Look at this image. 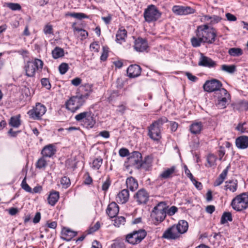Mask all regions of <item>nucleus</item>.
<instances>
[{
  "instance_id": "1",
  "label": "nucleus",
  "mask_w": 248,
  "mask_h": 248,
  "mask_svg": "<svg viewBox=\"0 0 248 248\" xmlns=\"http://www.w3.org/2000/svg\"><path fill=\"white\" fill-rule=\"evenodd\" d=\"M196 36L201 38L203 43L213 44L217 36V31L215 28H210L208 25H203L198 27L196 31Z\"/></svg>"
},
{
  "instance_id": "2",
  "label": "nucleus",
  "mask_w": 248,
  "mask_h": 248,
  "mask_svg": "<svg viewBox=\"0 0 248 248\" xmlns=\"http://www.w3.org/2000/svg\"><path fill=\"white\" fill-rule=\"evenodd\" d=\"M89 94L71 97L66 103V108L72 112L78 110L85 103V99L88 98Z\"/></svg>"
},
{
  "instance_id": "3",
  "label": "nucleus",
  "mask_w": 248,
  "mask_h": 248,
  "mask_svg": "<svg viewBox=\"0 0 248 248\" xmlns=\"http://www.w3.org/2000/svg\"><path fill=\"white\" fill-rule=\"evenodd\" d=\"M167 210L166 202H160L154 207L151 216L157 222H162L166 217Z\"/></svg>"
},
{
  "instance_id": "4",
  "label": "nucleus",
  "mask_w": 248,
  "mask_h": 248,
  "mask_svg": "<svg viewBox=\"0 0 248 248\" xmlns=\"http://www.w3.org/2000/svg\"><path fill=\"white\" fill-rule=\"evenodd\" d=\"M232 208L237 211H242L248 208V195L243 193L236 196L232 201Z\"/></svg>"
},
{
  "instance_id": "5",
  "label": "nucleus",
  "mask_w": 248,
  "mask_h": 248,
  "mask_svg": "<svg viewBox=\"0 0 248 248\" xmlns=\"http://www.w3.org/2000/svg\"><path fill=\"white\" fill-rule=\"evenodd\" d=\"M147 233L144 230L134 231L125 236V242L134 245L139 244L146 236Z\"/></svg>"
},
{
  "instance_id": "6",
  "label": "nucleus",
  "mask_w": 248,
  "mask_h": 248,
  "mask_svg": "<svg viewBox=\"0 0 248 248\" xmlns=\"http://www.w3.org/2000/svg\"><path fill=\"white\" fill-rule=\"evenodd\" d=\"M43 66V61L38 59H35L33 61L28 62L25 65L26 75L29 77H33L35 72L41 70Z\"/></svg>"
},
{
  "instance_id": "7",
  "label": "nucleus",
  "mask_w": 248,
  "mask_h": 248,
  "mask_svg": "<svg viewBox=\"0 0 248 248\" xmlns=\"http://www.w3.org/2000/svg\"><path fill=\"white\" fill-rule=\"evenodd\" d=\"M143 15L145 20L150 23L156 21L161 14L155 5H150L145 10Z\"/></svg>"
},
{
  "instance_id": "8",
  "label": "nucleus",
  "mask_w": 248,
  "mask_h": 248,
  "mask_svg": "<svg viewBox=\"0 0 248 248\" xmlns=\"http://www.w3.org/2000/svg\"><path fill=\"white\" fill-rule=\"evenodd\" d=\"M222 84L221 82L216 79H212L205 81L203 85L204 90L207 92H213L216 91H219L222 89Z\"/></svg>"
},
{
  "instance_id": "9",
  "label": "nucleus",
  "mask_w": 248,
  "mask_h": 248,
  "mask_svg": "<svg viewBox=\"0 0 248 248\" xmlns=\"http://www.w3.org/2000/svg\"><path fill=\"white\" fill-rule=\"evenodd\" d=\"M46 112V108L40 103L36 104L35 107L28 111V114L34 120H39Z\"/></svg>"
},
{
  "instance_id": "10",
  "label": "nucleus",
  "mask_w": 248,
  "mask_h": 248,
  "mask_svg": "<svg viewBox=\"0 0 248 248\" xmlns=\"http://www.w3.org/2000/svg\"><path fill=\"white\" fill-rule=\"evenodd\" d=\"M177 229L175 225H172L164 232L162 237L168 240H175L179 238L181 235Z\"/></svg>"
},
{
  "instance_id": "11",
  "label": "nucleus",
  "mask_w": 248,
  "mask_h": 248,
  "mask_svg": "<svg viewBox=\"0 0 248 248\" xmlns=\"http://www.w3.org/2000/svg\"><path fill=\"white\" fill-rule=\"evenodd\" d=\"M142 156L139 152H133L128 157V162L130 165L135 167L136 169L141 168V161Z\"/></svg>"
},
{
  "instance_id": "12",
  "label": "nucleus",
  "mask_w": 248,
  "mask_h": 248,
  "mask_svg": "<svg viewBox=\"0 0 248 248\" xmlns=\"http://www.w3.org/2000/svg\"><path fill=\"white\" fill-rule=\"evenodd\" d=\"M134 197L138 204H146L149 200V195L145 189L142 188L137 191Z\"/></svg>"
},
{
  "instance_id": "13",
  "label": "nucleus",
  "mask_w": 248,
  "mask_h": 248,
  "mask_svg": "<svg viewBox=\"0 0 248 248\" xmlns=\"http://www.w3.org/2000/svg\"><path fill=\"white\" fill-rule=\"evenodd\" d=\"M160 128L152 124L148 127V136L154 140L158 141L161 138Z\"/></svg>"
},
{
  "instance_id": "14",
  "label": "nucleus",
  "mask_w": 248,
  "mask_h": 248,
  "mask_svg": "<svg viewBox=\"0 0 248 248\" xmlns=\"http://www.w3.org/2000/svg\"><path fill=\"white\" fill-rule=\"evenodd\" d=\"M220 93L222 97L218 100L217 106L220 108H226L228 101L230 99V95L227 91L224 88H222L220 90Z\"/></svg>"
},
{
  "instance_id": "15",
  "label": "nucleus",
  "mask_w": 248,
  "mask_h": 248,
  "mask_svg": "<svg viewBox=\"0 0 248 248\" xmlns=\"http://www.w3.org/2000/svg\"><path fill=\"white\" fill-rule=\"evenodd\" d=\"M198 65L199 66L212 68L215 67L217 63L216 62L212 60L211 58L204 56L202 53H201Z\"/></svg>"
},
{
  "instance_id": "16",
  "label": "nucleus",
  "mask_w": 248,
  "mask_h": 248,
  "mask_svg": "<svg viewBox=\"0 0 248 248\" xmlns=\"http://www.w3.org/2000/svg\"><path fill=\"white\" fill-rule=\"evenodd\" d=\"M147 42L145 39L138 38L135 41L134 48L136 50L139 52H143L148 48Z\"/></svg>"
},
{
  "instance_id": "17",
  "label": "nucleus",
  "mask_w": 248,
  "mask_h": 248,
  "mask_svg": "<svg viewBox=\"0 0 248 248\" xmlns=\"http://www.w3.org/2000/svg\"><path fill=\"white\" fill-rule=\"evenodd\" d=\"M129 198V193L127 189L121 190L117 195L116 201L119 203L124 204L127 202Z\"/></svg>"
},
{
  "instance_id": "18",
  "label": "nucleus",
  "mask_w": 248,
  "mask_h": 248,
  "mask_svg": "<svg viewBox=\"0 0 248 248\" xmlns=\"http://www.w3.org/2000/svg\"><path fill=\"white\" fill-rule=\"evenodd\" d=\"M140 67L137 64L131 65L127 69V73L130 78H135L140 75Z\"/></svg>"
},
{
  "instance_id": "19",
  "label": "nucleus",
  "mask_w": 248,
  "mask_h": 248,
  "mask_svg": "<svg viewBox=\"0 0 248 248\" xmlns=\"http://www.w3.org/2000/svg\"><path fill=\"white\" fill-rule=\"evenodd\" d=\"M119 211V207L116 203L112 202L108 206L106 212L108 216L112 218L116 216Z\"/></svg>"
},
{
  "instance_id": "20",
  "label": "nucleus",
  "mask_w": 248,
  "mask_h": 248,
  "mask_svg": "<svg viewBox=\"0 0 248 248\" xmlns=\"http://www.w3.org/2000/svg\"><path fill=\"white\" fill-rule=\"evenodd\" d=\"M236 146L240 149H244L248 147V137L241 136L236 139Z\"/></svg>"
},
{
  "instance_id": "21",
  "label": "nucleus",
  "mask_w": 248,
  "mask_h": 248,
  "mask_svg": "<svg viewBox=\"0 0 248 248\" xmlns=\"http://www.w3.org/2000/svg\"><path fill=\"white\" fill-rule=\"evenodd\" d=\"M176 171V167L173 166L170 168H167L163 171L159 175L161 179H166L172 177L173 174Z\"/></svg>"
},
{
  "instance_id": "22",
  "label": "nucleus",
  "mask_w": 248,
  "mask_h": 248,
  "mask_svg": "<svg viewBox=\"0 0 248 248\" xmlns=\"http://www.w3.org/2000/svg\"><path fill=\"white\" fill-rule=\"evenodd\" d=\"M126 185L127 188L131 191H134L138 188V183L137 181L133 177H130L127 178L126 180Z\"/></svg>"
},
{
  "instance_id": "23",
  "label": "nucleus",
  "mask_w": 248,
  "mask_h": 248,
  "mask_svg": "<svg viewBox=\"0 0 248 248\" xmlns=\"http://www.w3.org/2000/svg\"><path fill=\"white\" fill-rule=\"evenodd\" d=\"M177 227L179 233L180 235L186 233L188 228V224L186 221L184 220H180L177 225H175Z\"/></svg>"
},
{
  "instance_id": "24",
  "label": "nucleus",
  "mask_w": 248,
  "mask_h": 248,
  "mask_svg": "<svg viewBox=\"0 0 248 248\" xmlns=\"http://www.w3.org/2000/svg\"><path fill=\"white\" fill-rule=\"evenodd\" d=\"M56 150L54 146L49 144L44 147L42 151L41 154L45 157H51L55 153Z\"/></svg>"
},
{
  "instance_id": "25",
  "label": "nucleus",
  "mask_w": 248,
  "mask_h": 248,
  "mask_svg": "<svg viewBox=\"0 0 248 248\" xmlns=\"http://www.w3.org/2000/svg\"><path fill=\"white\" fill-rule=\"evenodd\" d=\"M127 36V31L122 27L118 31L116 35V41L118 43L122 44L125 42V39Z\"/></svg>"
},
{
  "instance_id": "26",
  "label": "nucleus",
  "mask_w": 248,
  "mask_h": 248,
  "mask_svg": "<svg viewBox=\"0 0 248 248\" xmlns=\"http://www.w3.org/2000/svg\"><path fill=\"white\" fill-rule=\"evenodd\" d=\"M233 108L239 111H248V101L242 100L233 104Z\"/></svg>"
},
{
  "instance_id": "27",
  "label": "nucleus",
  "mask_w": 248,
  "mask_h": 248,
  "mask_svg": "<svg viewBox=\"0 0 248 248\" xmlns=\"http://www.w3.org/2000/svg\"><path fill=\"white\" fill-rule=\"evenodd\" d=\"M203 125L201 122H195L190 126V131L191 133L198 134L201 133Z\"/></svg>"
},
{
  "instance_id": "28",
  "label": "nucleus",
  "mask_w": 248,
  "mask_h": 248,
  "mask_svg": "<svg viewBox=\"0 0 248 248\" xmlns=\"http://www.w3.org/2000/svg\"><path fill=\"white\" fill-rule=\"evenodd\" d=\"M9 124L12 127L15 128L18 127L21 125L20 115H17L11 117L10 119Z\"/></svg>"
},
{
  "instance_id": "29",
  "label": "nucleus",
  "mask_w": 248,
  "mask_h": 248,
  "mask_svg": "<svg viewBox=\"0 0 248 248\" xmlns=\"http://www.w3.org/2000/svg\"><path fill=\"white\" fill-rule=\"evenodd\" d=\"M59 193L58 192L54 191L51 192L47 198L48 202L51 205H54L58 201Z\"/></svg>"
},
{
  "instance_id": "30",
  "label": "nucleus",
  "mask_w": 248,
  "mask_h": 248,
  "mask_svg": "<svg viewBox=\"0 0 248 248\" xmlns=\"http://www.w3.org/2000/svg\"><path fill=\"white\" fill-rule=\"evenodd\" d=\"M152 157L150 156H147L145 157L143 161H141V168H142L146 170H147L151 167L152 165Z\"/></svg>"
},
{
  "instance_id": "31",
  "label": "nucleus",
  "mask_w": 248,
  "mask_h": 248,
  "mask_svg": "<svg viewBox=\"0 0 248 248\" xmlns=\"http://www.w3.org/2000/svg\"><path fill=\"white\" fill-rule=\"evenodd\" d=\"M237 186V181L236 180H229L226 182L225 186L226 189H229L234 192L236 190Z\"/></svg>"
},
{
  "instance_id": "32",
  "label": "nucleus",
  "mask_w": 248,
  "mask_h": 248,
  "mask_svg": "<svg viewBox=\"0 0 248 248\" xmlns=\"http://www.w3.org/2000/svg\"><path fill=\"white\" fill-rule=\"evenodd\" d=\"M52 55L54 59H58L64 56V50L62 48L58 46H56L52 51Z\"/></svg>"
},
{
  "instance_id": "33",
  "label": "nucleus",
  "mask_w": 248,
  "mask_h": 248,
  "mask_svg": "<svg viewBox=\"0 0 248 248\" xmlns=\"http://www.w3.org/2000/svg\"><path fill=\"white\" fill-rule=\"evenodd\" d=\"M229 54L232 57H239L243 54V50L240 48L232 47L228 50Z\"/></svg>"
},
{
  "instance_id": "34",
  "label": "nucleus",
  "mask_w": 248,
  "mask_h": 248,
  "mask_svg": "<svg viewBox=\"0 0 248 248\" xmlns=\"http://www.w3.org/2000/svg\"><path fill=\"white\" fill-rule=\"evenodd\" d=\"M232 214L230 212H224L221 218L220 223L224 224L227 222L228 221H232Z\"/></svg>"
},
{
  "instance_id": "35",
  "label": "nucleus",
  "mask_w": 248,
  "mask_h": 248,
  "mask_svg": "<svg viewBox=\"0 0 248 248\" xmlns=\"http://www.w3.org/2000/svg\"><path fill=\"white\" fill-rule=\"evenodd\" d=\"M217 157L213 154H209L207 157V161L208 163V167H211L216 165Z\"/></svg>"
},
{
  "instance_id": "36",
  "label": "nucleus",
  "mask_w": 248,
  "mask_h": 248,
  "mask_svg": "<svg viewBox=\"0 0 248 248\" xmlns=\"http://www.w3.org/2000/svg\"><path fill=\"white\" fill-rule=\"evenodd\" d=\"M125 223V218L122 216L118 217L114 220V225L115 226L120 227L124 225Z\"/></svg>"
},
{
  "instance_id": "37",
  "label": "nucleus",
  "mask_w": 248,
  "mask_h": 248,
  "mask_svg": "<svg viewBox=\"0 0 248 248\" xmlns=\"http://www.w3.org/2000/svg\"><path fill=\"white\" fill-rule=\"evenodd\" d=\"M85 125L87 127H93L95 124V121L93 117L91 116V113L89 114L86 120H84Z\"/></svg>"
},
{
  "instance_id": "38",
  "label": "nucleus",
  "mask_w": 248,
  "mask_h": 248,
  "mask_svg": "<svg viewBox=\"0 0 248 248\" xmlns=\"http://www.w3.org/2000/svg\"><path fill=\"white\" fill-rule=\"evenodd\" d=\"M191 43L193 47H196L200 46L201 43L203 42L201 37L196 36V37H193L191 39Z\"/></svg>"
},
{
  "instance_id": "39",
  "label": "nucleus",
  "mask_w": 248,
  "mask_h": 248,
  "mask_svg": "<svg viewBox=\"0 0 248 248\" xmlns=\"http://www.w3.org/2000/svg\"><path fill=\"white\" fill-rule=\"evenodd\" d=\"M221 70L225 71L228 73H233L235 70V66L234 65H221Z\"/></svg>"
},
{
  "instance_id": "40",
  "label": "nucleus",
  "mask_w": 248,
  "mask_h": 248,
  "mask_svg": "<svg viewBox=\"0 0 248 248\" xmlns=\"http://www.w3.org/2000/svg\"><path fill=\"white\" fill-rule=\"evenodd\" d=\"M89 114L90 113L88 112H81L76 115L75 118L78 122H80L81 121L84 122V120L86 119Z\"/></svg>"
},
{
  "instance_id": "41",
  "label": "nucleus",
  "mask_w": 248,
  "mask_h": 248,
  "mask_svg": "<svg viewBox=\"0 0 248 248\" xmlns=\"http://www.w3.org/2000/svg\"><path fill=\"white\" fill-rule=\"evenodd\" d=\"M168 121V119L165 117H163L157 120V121H155L152 123L154 125L158 127L161 128L162 125Z\"/></svg>"
},
{
  "instance_id": "42",
  "label": "nucleus",
  "mask_w": 248,
  "mask_h": 248,
  "mask_svg": "<svg viewBox=\"0 0 248 248\" xmlns=\"http://www.w3.org/2000/svg\"><path fill=\"white\" fill-rule=\"evenodd\" d=\"M103 160L101 158L99 157L95 159L93 162L92 167L96 170H98L102 164Z\"/></svg>"
},
{
  "instance_id": "43",
  "label": "nucleus",
  "mask_w": 248,
  "mask_h": 248,
  "mask_svg": "<svg viewBox=\"0 0 248 248\" xmlns=\"http://www.w3.org/2000/svg\"><path fill=\"white\" fill-rule=\"evenodd\" d=\"M182 10V15H187L195 12V10L189 6H183Z\"/></svg>"
},
{
  "instance_id": "44",
  "label": "nucleus",
  "mask_w": 248,
  "mask_h": 248,
  "mask_svg": "<svg viewBox=\"0 0 248 248\" xmlns=\"http://www.w3.org/2000/svg\"><path fill=\"white\" fill-rule=\"evenodd\" d=\"M7 6L13 11L20 10L21 9L20 5L16 3L9 2L6 3Z\"/></svg>"
},
{
  "instance_id": "45",
  "label": "nucleus",
  "mask_w": 248,
  "mask_h": 248,
  "mask_svg": "<svg viewBox=\"0 0 248 248\" xmlns=\"http://www.w3.org/2000/svg\"><path fill=\"white\" fill-rule=\"evenodd\" d=\"M61 183L63 188H67L70 185V180L69 178L64 176L62 178Z\"/></svg>"
},
{
  "instance_id": "46",
  "label": "nucleus",
  "mask_w": 248,
  "mask_h": 248,
  "mask_svg": "<svg viewBox=\"0 0 248 248\" xmlns=\"http://www.w3.org/2000/svg\"><path fill=\"white\" fill-rule=\"evenodd\" d=\"M47 165L46 160L43 158H40L36 163V167L39 169L45 168Z\"/></svg>"
},
{
  "instance_id": "47",
  "label": "nucleus",
  "mask_w": 248,
  "mask_h": 248,
  "mask_svg": "<svg viewBox=\"0 0 248 248\" xmlns=\"http://www.w3.org/2000/svg\"><path fill=\"white\" fill-rule=\"evenodd\" d=\"M21 187L26 192H28L29 193H31L32 192V189L26 182V177H25L24 178V179L23 180V181L22 182Z\"/></svg>"
},
{
  "instance_id": "48",
  "label": "nucleus",
  "mask_w": 248,
  "mask_h": 248,
  "mask_svg": "<svg viewBox=\"0 0 248 248\" xmlns=\"http://www.w3.org/2000/svg\"><path fill=\"white\" fill-rule=\"evenodd\" d=\"M68 69V65L66 63H62L59 67L60 73L63 75L64 74Z\"/></svg>"
},
{
  "instance_id": "49",
  "label": "nucleus",
  "mask_w": 248,
  "mask_h": 248,
  "mask_svg": "<svg viewBox=\"0 0 248 248\" xmlns=\"http://www.w3.org/2000/svg\"><path fill=\"white\" fill-rule=\"evenodd\" d=\"M183 6L175 5L172 7V11L174 13L178 15H182Z\"/></svg>"
},
{
  "instance_id": "50",
  "label": "nucleus",
  "mask_w": 248,
  "mask_h": 248,
  "mask_svg": "<svg viewBox=\"0 0 248 248\" xmlns=\"http://www.w3.org/2000/svg\"><path fill=\"white\" fill-rule=\"evenodd\" d=\"M44 32L46 34H51L53 33V28L51 25L47 24L45 26L44 30Z\"/></svg>"
},
{
  "instance_id": "51",
  "label": "nucleus",
  "mask_w": 248,
  "mask_h": 248,
  "mask_svg": "<svg viewBox=\"0 0 248 248\" xmlns=\"http://www.w3.org/2000/svg\"><path fill=\"white\" fill-rule=\"evenodd\" d=\"M100 227L99 222H97L93 226L91 227L88 230V233H92L98 230Z\"/></svg>"
},
{
  "instance_id": "52",
  "label": "nucleus",
  "mask_w": 248,
  "mask_h": 248,
  "mask_svg": "<svg viewBox=\"0 0 248 248\" xmlns=\"http://www.w3.org/2000/svg\"><path fill=\"white\" fill-rule=\"evenodd\" d=\"M168 207L167 206V214L169 216L173 215L178 210L177 208L174 206H171L169 209H168Z\"/></svg>"
},
{
  "instance_id": "53",
  "label": "nucleus",
  "mask_w": 248,
  "mask_h": 248,
  "mask_svg": "<svg viewBox=\"0 0 248 248\" xmlns=\"http://www.w3.org/2000/svg\"><path fill=\"white\" fill-rule=\"evenodd\" d=\"M221 20V18L220 16L216 15H214L212 16L210 24L211 25H214L215 24L218 23Z\"/></svg>"
},
{
  "instance_id": "54",
  "label": "nucleus",
  "mask_w": 248,
  "mask_h": 248,
  "mask_svg": "<svg viewBox=\"0 0 248 248\" xmlns=\"http://www.w3.org/2000/svg\"><path fill=\"white\" fill-rule=\"evenodd\" d=\"M41 84L43 86L46 87L47 89H50L51 87L49 80L46 78H43L41 79Z\"/></svg>"
},
{
  "instance_id": "55",
  "label": "nucleus",
  "mask_w": 248,
  "mask_h": 248,
  "mask_svg": "<svg viewBox=\"0 0 248 248\" xmlns=\"http://www.w3.org/2000/svg\"><path fill=\"white\" fill-rule=\"evenodd\" d=\"M110 185V181L109 180V178H108L106 181L103 184L102 186V189L103 191H107L108 188H109V186Z\"/></svg>"
},
{
  "instance_id": "56",
  "label": "nucleus",
  "mask_w": 248,
  "mask_h": 248,
  "mask_svg": "<svg viewBox=\"0 0 248 248\" xmlns=\"http://www.w3.org/2000/svg\"><path fill=\"white\" fill-rule=\"evenodd\" d=\"M226 17L229 21H234L237 19L235 16L229 13L226 14Z\"/></svg>"
},
{
  "instance_id": "57",
  "label": "nucleus",
  "mask_w": 248,
  "mask_h": 248,
  "mask_svg": "<svg viewBox=\"0 0 248 248\" xmlns=\"http://www.w3.org/2000/svg\"><path fill=\"white\" fill-rule=\"evenodd\" d=\"M129 151L125 148H122L119 150V154L121 156L124 157L128 155Z\"/></svg>"
},
{
  "instance_id": "58",
  "label": "nucleus",
  "mask_w": 248,
  "mask_h": 248,
  "mask_svg": "<svg viewBox=\"0 0 248 248\" xmlns=\"http://www.w3.org/2000/svg\"><path fill=\"white\" fill-rule=\"evenodd\" d=\"M81 81L80 78H76L71 80V83L74 86H78L81 83Z\"/></svg>"
},
{
  "instance_id": "59",
  "label": "nucleus",
  "mask_w": 248,
  "mask_h": 248,
  "mask_svg": "<svg viewBox=\"0 0 248 248\" xmlns=\"http://www.w3.org/2000/svg\"><path fill=\"white\" fill-rule=\"evenodd\" d=\"M186 76L188 79L193 82H195L198 79L197 77L195 76H193L191 73L187 72L186 73Z\"/></svg>"
},
{
  "instance_id": "60",
  "label": "nucleus",
  "mask_w": 248,
  "mask_h": 248,
  "mask_svg": "<svg viewBox=\"0 0 248 248\" xmlns=\"http://www.w3.org/2000/svg\"><path fill=\"white\" fill-rule=\"evenodd\" d=\"M185 172L187 176V177H188L191 181L193 180H194V179L195 178L193 177V176L192 173L190 172V170L188 169V168H187V167L186 166H185Z\"/></svg>"
},
{
  "instance_id": "61",
  "label": "nucleus",
  "mask_w": 248,
  "mask_h": 248,
  "mask_svg": "<svg viewBox=\"0 0 248 248\" xmlns=\"http://www.w3.org/2000/svg\"><path fill=\"white\" fill-rule=\"evenodd\" d=\"M41 219V214L40 212H37L33 219V222L34 223H38Z\"/></svg>"
},
{
  "instance_id": "62",
  "label": "nucleus",
  "mask_w": 248,
  "mask_h": 248,
  "mask_svg": "<svg viewBox=\"0 0 248 248\" xmlns=\"http://www.w3.org/2000/svg\"><path fill=\"white\" fill-rule=\"evenodd\" d=\"M229 168V166H228L225 170H223V171L221 172V173L219 176V178H220L224 180V179H225V178L227 176Z\"/></svg>"
},
{
  "instance_id": "63",
  "label": "nucleus",
  "mask_w": 248,
  "mask_h": 248,
  "mask_svg": "<svg viewBox=\"0 0 248 248\" xmlns=\"http://www.w3.org/2000/svg\"><path fill=\"white\" fill-rule=\"evenodd\" d=\"M193 184L195 185L196 187L198 189H201L202 187V184L201 182H198L195 179L192 181Z\"/></svg>"
},
{
  "instance_id": "64",
  "label": "nucleus",
  "mask_w": 248,
  "mask_h": 248,
  "mask_svg": "<svg viewBox=\"0 0 248 248\" xmlns=\"http://www.w3.org/2000/svg\"><path fill=\"white\" fill-rule=\"evenodd\" d=\"M73 17L78 19H81L85 17V15L83 13H73Z\"/></svg>"
}]
</instances>
